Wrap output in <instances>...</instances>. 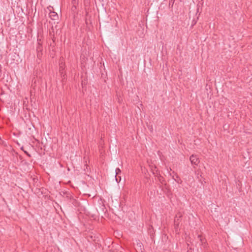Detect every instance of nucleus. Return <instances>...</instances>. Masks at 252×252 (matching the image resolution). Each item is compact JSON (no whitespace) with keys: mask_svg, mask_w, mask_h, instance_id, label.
Here are the masks:
<instances>
[{"mask_svg":"<svg viewBox=\"0 0 252 252\" xmlns=\"http://www.w3.org/2000/svg\"><path fill=\"white\" fill-rule=\"evenodd\" d=\"M1 66L0 65V72L1 71Z\"/></svg>","mask_w":252,"mask_h":252,"instance_id":"nucleus-5","label":"nucleus"},{"mask_svg":"<svg viewBox=\"0 0 252 252\" xmlns=\"http://www.w3.org/2000/svg\"><path fill=\"white\" fill-rule=\"evenodd\" d=\"M49 16L53 20H56L58 18V15L57 13L53 11L50 12Z\"/></svg>","mask_w":252,"mask_h":252,"instance_id":"nucleus-2","label":"nucleus"},{"mask_svg":"<svg viewBox=\"0 0 252 252\" xmlns=\"http://www.w3.org/2000/svg\"><path fill=\"white\" fill-rule=\"evenodd\" d=\"M25 153H26L29 157H31V155L27 152L24 151Z\"/></svg>","mask_w":252,"mask_h":252,"instance_id":"nucleus-4","label":"nucleus"},{"mask_svg":"<svg viewBox=\"0 0 252 252\" xmlns=\"http://www.w3.org/2000/svg\"><path fill=\"white\" fill-rule=\"evenodd\" d=\"M115 171H116V176L118 175L119 174H120L121 173V170L119 168H116ZM116 180L117 182H118V178L116 177Z\"/></svg>","mask_w":252,"mask_h":252,"instance_id":"nucleus-3","label":"nucleus"},{"mask_svg":"<svg viewBox=\"0 0 252 252\" xmlns=\"http://www.w3.org/2000/svg\"><path fill=\"white\" fill-rule=\"evenodd\" d=\"M189 159L191 164H194L195 165H197L199 162L198 158L194 155L191 156L190 157Z\"/></svg>","mask_w":252,"mask_h":252,"instance_id":"nucleus-1","label":"nucleus"}]
</instances>
